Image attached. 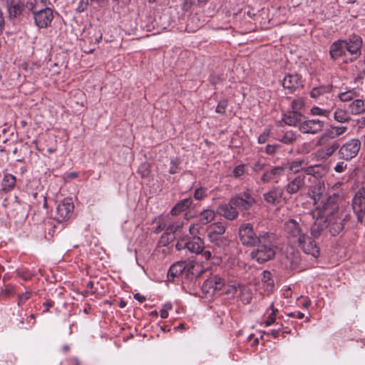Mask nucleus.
<instances>
[{"label": "nucleus", "instance_id": "f257e3e1", "mask_svg": "<svg viewBox=\"0 0 365 365\" xmlns=\"http://www.w3.org/2000/svg\"><path fill=\"white\" fill-rule=\"evenodd\" d=\"M324 183L319 181L309 192L316 206L312 212L315 220L310 228L313 238H318L326 229H329L333 236L338 235L344 229L347 217L339 212L336 197L324 196Z\"/></svg>", "mask_w": 365, "mask_h": 365}, {"label": "nucleus", "instance_id": "f03ea898", "mask_svg": "<svg viewBox=\"0 0 365 365\" xmlns=\"http://www.w3.org/2000/svg\"><path fill=\"white\" fill-rule=\"evenodd\" d=\"M284 231L288 237L297 241L299 246L307 255L314 257L319 255V248L316 242L307 235L308 228L301 223V220L289 219L284 225Z\"/></svg>", "mask_w": 365, "mask_h": 365}, {"label": "nucleus", "instance_id": "7ed1b4c3", "mask_svg": "<svg viewBox=\"0 0 365 365\" xmlns=\"http://www.w3.org/2000/svg\"><path fill=\"white\" fill-rule=\"evenodd\" d=\"M274 235L267 232H262L261 237L250 252V257L259 264L271 260L275 256Z\"/></svg>", "mask_w": 365, "mask_h": 365}, {"label": "nucleus", "instance_id": "20e7f679", "mask_svg": "<svg viewBox=\"0 0 365 365\" xmlns=\"http://www.w3.org/2000/svg\"><path fill=\"white\" fill-rule=\"evenodd\" d=\"M319 148L313 153L317 160H327L339 148L340 143L338 140L332 139L330 135L323 133L317 141Z\"/></svg>", "mask_w": 365, "mask_h": 365}, {"label": "nucleus", "instance_id": "39448f33", "mask_svg": "<svg viewBox=\"0 0 365 365\" xmlns=\"http://www.w3.org/2000/svg\"><path fill=\"white\" fill-rule=\"evenodd\" d=\"M239 237L242 245L255 246L261 237V232L257 234L251 223H243L239 227Z\"/></svg>", "mask_w": 365, "mask_h": 365}, {"label": "nucleus", "instance_id": "423d86ee", "mask_svg": "<svg viewBox=\"0 0 365 365\" xmlns=\"http://www.w3.org/2000/svg\"><path fill=\"white\" fill-rule=\"evenodd\" d=\"M73 208L71 199L65 198L56 206L54 219L59 222L68 220L73 213Z\"/></svg>", "mask_w": 365, "mask_h": 365}, {"label": "nucleus", "instance_id": "0eeeda50", "mask_svg": "<svg viewBox=\"0 0 365 365\" xmlns=\"http://www.w3.org/2000/svg\"><path fill=\"white\" fill-rule=\"evenodd\" d=\"M33 18L38 29H46L51 25L53 19V12L50 8L41 7L38 11L34 12Z\"/></svg>", "mask_w": 365, "mask_h": 365}, {"label": "nucleus", "instance_id": "6e6552de", "mask_svg": "<svg viewBox=\"0 0 365 365\" xmlns=\"http://www.w3.org/2000/svg\"><path fill=\"white\" fill-rule=\"evenodd\" d=\"M225 225L220 222L209 225L207 231L210 241L219 247L221 246L224 242L222 235L225 233Z\"/></svg>", "mask_w": 365, "mask_h": 365}, {"label": "nucleus", "instance_id": "1a4fd4ad", "mask_svg": "<svg viewBox=\"0 0 365 365\" xmlns=\"http://www.w3.org/2000/svg\"><path fill=\"white\" fill-rule=\"evenodd\" d=\"M361 148V142L357 139H352L339 147V158L346 160L354 158L359 153Z\"/></svg>", "mask_w": 365, "mask_h": 365}, {"label": "nucleus", "instance_id": "9d476101", "mask_svg": "<svg viewBox=\"0 0 365 365\" xmlns=\"http://www.w3.org/2000/svg\"><path fill=\"white\" fill-rule=\"evenodd\" d=\"M230 200L231 205H235L237 210H247L255 203V200L248 191L237 195Z\"/></svg>", "mask_w": 365, "mask_h": 365}, {"label": "nucleus", "instance_id": "9b49d317", "mask_svg": "<svg viewBox=\"0 0 365 365\" xmlns=\"http://www.w3.org/2000/svg\"><path fill=\"white\" fill-rule=\"evenodd\" d=\"M342 41L346 51L354 56V59L357 58L361 55L363 41L359 36L353 34L347 39Z\"/></svg>", "mask_w": 365, "mask_h": 365}, {"label": "nucleus", "instance_id": "f8f14e48", "mask_svg": "<svg viewBox=\"0 0 365 365\" xmlns=\"http://www.w3.org/2000/svg\"><path fill=\"white\" fill-rule=\"evenodd\" d=\"M225 285V280L218 275H212L207 279L202 287V291L206 293L215 294L222 290Z\"/></svg>", "mask_w": 365, "mask_h": 365}, {"label": "nucleus", "instance_id": "ddd939ff", "mask_svg": "<svg viewBox=\"0 0 365 365\" xmlns=\"http://www.w3.org/2000/svg\"><path fill=\"white\" fill-rule=\"evenodd\" d=\"M324 127V122L319 119H308L299 125V130L303 133L317 134L321 132Z\"/></svg>", "mask_w": 365, "mask_h": 365}, {"label": "nucleus", "instance_id": "4468645a", "mask_svg": "<svg viewBox=\"0 0 365 365\" xmlns=\"http://www.w3.org/2000/svg\"><path fill=\"white\" fill-rule=\"evenodd\" d=\"M287 168L285 165L280 166H275L264 173L261 177L262 182L268 183L270 182H278L279 178L284 175V170Z\"/></svg>", "mask_w": 365, "mask_h": 365}, {"label": "nucleus", "instance_id": "2eb2a0df", "mask_svg": "<svg viewBox=\"0 0 365 365\" xmlns=\"http://www.w3.org/2000/svg\"><path fill=\"white\" fill-rule=\"evenodd\" d=\"M6 7L9 18L14 19L22 14L24 3L21 0H6Z\"/></svg>", "mask_w": 365, "mask_h": 365}, {"label": "nucleus", "instance_id": "dca6fc26", "mask_svg": "<svg viewBox=\"0 0 365 365\" xmlns=\"http://www.w3.org/2000/svg\"><path fill=\"white\" fill-rule=\"evenodd\" d=\"M217 213L229 220H233L238 216V211L235 205H231V200L227 204L220 205L217 209Z\"/></svg>", "mask_w": 365, "mask_h": 365}, {"label": "nucleus", "instance_id": "f3484780", "mask_svg": "<svg viewBox=\"0 0 365 365\" xmlns=\"http://www.w3.org/2000/svg\"><path fill=\"white\" fill-rule=\"evenodd\" d=\"M305 185V175H299L289 181L284 187L285 191L289 194H295Z\"/></svg>", "mask_w": 365, "mask_h": 365}, {"label": "nucleus", "instance_id": "a211bd4d", "mask_svg": "<svg viewBox=\"0 0 365 365\" xmlns=\"http://www.w3.org/2000/svg\"><path fill=\"white\" fill-rule=\"evenodd\" d=\"M353 209L355 212L365 213V188H360L353 198Z\"/></svg>", "mask_w": 365, "mask_h": 365}, {"label": "nucleus", "instance_id": "6ab92c4d", "mask_svg": "<svg viewBox=\"0 0 365 365\" xmlns=\"http://www.w3.org/2000/svg\"><path fill=\"white\" fill-rule=\"evenodd\" d=\"M282 195V188L280 187H274L267 192L264 194V199L267 203L275 205L281 202Z\"/></svg>", "mask_w": 365, "mask_h": 365}, {"label": "nucleus", "instance_id": "aec40b11", "mask_svg": "<svg viewBox=\"0 0 365 365\" xmlns=\"http://www.w3.org/2000/svg\"><path fill=\"white\" fill-rule=\"evenodd\" d=\"M346 50L343 44L342 40L335 41L331 43L329 48V54L333 60H337L346 55Z\"/></svg>", "mask_w": 365, "mask_h": 365}, {"label": "nucleus", "instance_id": "412c9836", "mask_svg": "<svg viewBox=\"0 0 365 365\" xmlns=\"http://www.w3.org/2000/svg\"><path fill=\"white\" fill-rule=\"evenodd\" d=\"M204 249L203 240L198 236L187 237V250L191 253L200 255Z\"/></svg>", "mask_w": 365, "mask_h": 365}, {"label": "nucleus", "instance_id": "4be33fe9", "mask_svg": "<svg viewBox=\"0 0 365 365\" xmlns=\"http://www.w3.org/2000/svg\"><path fill=\"white\" fill-rule=\"evenodd\" d=\"M282 86L284 88L292 91L302 86L301 78L298 74H288L284 76Z\"/></svg>", "mask_w": 365, "mask_h": 365}, {"label": "nucleus", "instance_id": "5701e85b", "mask_svg": "<svg viewBox=\"0 0 365 365\" xmlns=\"http://www.w3.org/2000/svg\"><path fill=\"white\" fill-rule=\"evenodd\" d=\"M302 114L296 110L288 111L282 116V120L289 126H299L302 123Z\"/></svg>", "mask_w": 365, "mask_h": 365}, {"label": "nucleus", "instance_id": "b1692460", "mask_svg": "<svg viewBox=\"0 0 365 365\" xmlns=\"http://www.w3.org/2000/svg\"><path fill=\"white\" fill-rule=\"evenodd\" d=\"M16 178L10 173H4L1 180V190L4 192H9L12 191L16 186Z\"/></svg>", "mask_w": 365, "mask_h": 365}, {"label": "nucleus", "instance_id": "393cba45", "mask_svg": "<svg viewBox=\"0 0 365 365\" xmlns=\"http://www.w3.org/2000/svg\"><path fill=\"white\" fill-rule=\"evenodd\" d=\"M304 173L315 178H321L327 173V168L325 165L321 164L311 165L304 168Z\"/></svg>", "mask_w": 365, "mask_h": 365}, {"label": "nucleus", "instance_id": "a878e982", "mask_svg": "<svg viewBox=\"0 0 365 365\" xmlns=\"http://www.w3.org/2000/svg\"><path fill=\"white\" fill-rule=\"evenodd\" d=\"M186 268L185 262H178L173 264L169 269L168 272V278L173 279L175 277H180Z\"/></svg>", "mask_w": 365, "mask_h": 365}, {"label": "nucleus", "instance_id": "bb28decb", "mask_svg": "<svg viewBox=\"0 0 365 365\" xmlns=\"http://www.w3.org/2000/svg\"><path fill=\"white\" fill-rule=\"evenodd\" d=\"M192 203V198H186L184 199L179 202H178L171 210L170 214L172 215L176 216L180 215L182 212L188 209Z\"/></svg>", "mask_w": 365, "mask_h": 365}, {"label": "nucleus", "instance_id": "cd10ccee", "mask_svg": "<svg viewBox=\"0 0 365 365\" xmlns=\"http://www.w3.org/2000/svg\"><path fill=\"white\" fill-rule=\"evenodd\" d=\"M349 109L354 115L361 114L365 112V101L355 99L349 104Z\"/></svg>", "mask_w": 365, "mask_h": 365}, {"label": "nucleus", "instance_id": "c85d7f7f", "mask_svg": "<svg viewBox=\"0 0 365 365\" xmlns=\"http://www.w3.org/2000/svg\"><path fill=\"white\" fill-rule=\"evenodd\" d=\"M306 165L304 160H296L291 162L287 163V165H285L287 168L289 169L290 173L293 174H296L300 171L304 172V165Z\"/></svg>", "mask_w": 365, "mask_h": 365}, {"label": "nucleus", "instance_id": "c756f323", "mask_svg": "<svg viewBox=\"0 0 365 365\" xmlns=\"http://www.w3.org/2000/svg\"><path fill=\"white\" fill-rule=\"evenodd\" d=\"M334 118L336 122L340 123H344L351 120L349 113L346 110L341 108H338L335 110Z\"/></svg>", "mask_w": 365, "mask_h": 365}, {"label": "nucleus", "instance_id": "7c9ffc66", "mask_svg": "<svg viewBox=\"0 0 365 365\" xmlns=\"http://www.w3.org/2000/svg\"><path fill=\"white\" fill-rule=\"evenodd\" d=\"M215 217V212L211 210H203L200 216L198 222L202 225H205L212 222Z\"/></svg>", "mask_w": 365, "mask_h": 365}, {"label": "nucleus", "instance_id": "2f4dec72", "mask_svg": "<svg viewBox=\"0 0 365 365\" xmlns=\"http://www.w3.org/2000/svg\"><path fill=\"white\" fill-rule=\"evenodd\" d=\"M184 226V222L180 220H177L172 222H167V235H175L180 232Z\"/></svg>", "mask_w": 365, "mask_h": 365}, {"label": "nucleus", "instance_id": "473e14b6", "mask_svg": "<svg viewBox=\"0 0 365 365\" xmlns=\"http://www.w3.org/2000/svg\"><path fill=\"white\" fill-rule=\"evenodd\" d=\"M331 91L330 86H322L314 88L310 92V96L313 98H319L324 94L329 93Z\"/></svg>", "mask_w": 365, "mask_h": 365}, {"label": "nucleus", "instance_id": "72a5a7b5", "mask_svg": "<svg viewBox=\"0 0 365 365\" xmlns=\"http://www.w3.org/2000/svg\"><path fill=\"white\" fill-rule=\"evenodd\" d=\"M347 130V127L346 126H331V129L327 130L324 133L330 135V138L332 139H336L337 137L341 135Z\"/></svg>", "mask_w": 365, "mask_h": 365}, {"label": "nucleus", "instance_id": "f704fd0d", "mask_svg": "<svg viewBox=\"0 0 365 365\" xmlns=\"http://www.w3.org/2000/svg\"><path fill=\"white\" fill-rule=\"evenodd\" d=\"M277 140L286 145H291L297 140L296 134L292 131L286 132L282 137L278 138Z\"/></svg>", "mask_w": 365, "mask_h": 365}, {"label": "nucleus", "instance_id": "c9c22d12", "mask_svg": "<svg viewBox=\"0 0 365 365\" xmlns=\"http://www.w3.org/2000/svg\"><path fill=\"white\" fill-rule=\"evenodd\" d=\"M181 163V160L180 158H177V157H175V158H172L170 159V168H169V173L170 174H176L178 173L180 168V165Z\"/></svg>", "mask_w": 365, "mask_h": 365}, {"label": "nucleus", "instance_id": "e433bc0d", "mask_svg": "<svg viewBox=\"0 0 365 365\" xmlns=\"http://www.w3.org/2000/svg\"><path fill=\"white\" fill-rule=\"evenodd\" d=\"M24 7L31 11L33 16L34 15V12L38 11V10L41 8L38 0H27L26 3L24 4Z\"/></svg>", "mask_w": 365, "mask_h": 365}, {"label": "nucleus", "instance_id": "4c0bfd02", "mask_svg": "<svg viewBox=\"0 0 365 365\" xmlns=\"http://www.w3.org/2000/svg\"><path fill=\"white\" fill-rule=\"evenodd\" d=\"M239 289L241 294V299L244 303H250L252 299V294L250 289L245 287H239Z\"/></svg>", "mask_w": 365, "mask_h": 365}, {"label": "nucleus", "instance_id": "58836bf2", "mask_svg": "<svg viewBox=\"0 0 365 365\" xmlns=\"http://www.w3.org/2000/svg\"><path fill=\"white\" fill-rule=\"evenodd\" d=\"M262 282L266 284L268 287L274 286V280L272 279V274L269 271H263L262 273Z\"/></svg>", "mask_w": 365, "mask_h": 365}, {"label": "nucleus", "instance_id": "ea45409f", "mask_svg": "<svg viewBox=\"0 0 365 365\" xmlns=\"http://www.w3.org/2000/svg\"><path fill=\"white\" fill-rule=\"evenodd\" d=\"M331 111L327 109H322L319 107L314 106L311 109V113L314 115L329 116Z\"/></svg>", "mask_w": 365, "mask_h": 365}, {"label": "nucleus", "instance_id": "a19ab883", "mask_svg": "<svg viewBox=\"0 0 365 365\" xmlns=\"http://www.w3.org/2000/svg\"><path fill=\"white\" fill-rule=\"evenodd\" d=\"M354 93L352 91L343 92L339 93V98L341 101L348 102L354 101Z\"/></svg>", "mask_w": 365, "mask_h": 365}, {"label": "nucleus", "instance_id": "79ce46f5", "mask_svg": "<svg viewBox=\"0 0 365 365\" xmlns=\"http://www.w3.org/2000/svg\"><path fill=\"white\" fill-rule=\"evenodd\" d=\"M269 308L272 309V312L271 314H269L267 319L265 322L266 326H270L275 322V317L276 313L278 312L277 309H274L273 307V303H272L269 306Z\"/></svg>", "mask_w": 365, "mask_h": 365}, {"label": "nucleus", "instance_id": "37998d69", "mask_svg": "<svg viewBox=\"0 0 365 365\" xmlns=\"http://www.w3.org/2000/svg\"><path fill=\"white\" fill-rule=\"evenodd\" d=\"M89 0H81L76 8V11L78 14L83 13L88 9Z\"/></svg>", "mask_w": 365, "mask_h": 365}, {"label": "nucleus", "instance_id": "c03bdc74", "mask_svg": "<svg viewBox=\"0 0 365 365\" xmlns=\"http://www.w3.org/2000/svg\"><path fill=\"white\" fill-rule=\"evenodd\" d=\"M187 236L180 238L175 245V248L178 250H187Z\"/></svg>", "mask_w": 365, "mask_h": 365}, {"label": "nucleus", "instance_id": "a18cd8bd", "mask_svg": "<svg viewBox=\"0 0 365 365\" xmlns=\"http://www.w3.org/2000/svg\"><path fill=\"white\" fill-rule=\"evenodd\" d=\"M281 146L279 144H268L266 145L265 152L268 155L275 154L279 149Z\"/></svg>", "mask_w": 365, "mask_h": 365}, {"label": "nucleus", "instance_id": "49530a36", "mask_svg": "<svg viewBox=\"0 0 365 365\" xmlns=\"http://www.w3.org/2000/svg\"><path fill=\"white\" fill-rule=\"evenodd\" d=\"M201 226L202 225L199 222L197 223L192 224L189 227L190 234L192 237L197 236V234L200 232Z\"/></svg>", "mask_w": 365, "mask_h": 365}, {"label": "nucleus", "instance_id": "de8ad7c7", "mask_svg": "<svg viewBox=\"0 0 365 365\" xmlns=\"http://www.w3.org/2000/svg\"><path fill=\"white\" fill-rule=\"evenodd\" d=\"M227 104L228 102L227 100L220 101L217 106L216 112L217 113L224 114L226 112Z\"/></svg>", "mask_w": 365, "mask_h": 365}, {"label": "nucleus", "instance_id": "09e8293b", "mask_svg": "<svg viewBox=\"0 0 365 365\" xmlns=\"http://www.w3.org/2000/svg\"><path fill=\"white\" fill-rule=\"evenodd\" d=\"M206 195V189L204 187H199L195 190L194 192V197L196 200H202Z\"/></svg>", "mask_w": 365, "mask_h": 365}, {"label": "nucleus", "instance_id": "8fccbe9b", "mask_svg": "<svg viewBox=\"0 0 365 365\" xmlns=\"http://www.w3.org/2000/svg\"><path fill=\"white\" fill-rule=\"evenodd\" d=\"M245 166L243 165H240L235 168L233 175L235 178H240L245 173Z\"/></svg>", "mask_w": 365, "mask_h": 365}, {"label": "nucleus", "instance_id": "3c124183", "mask_svg": "<svg viewBox=\"0 0 365 365\" xmlns=\"http://www.w3.org/2000/svg\"><path fill=\"white\" fill-rule=\"evenodd\" d=\"M269 135V130L265 129L263 133L258 137V143L260 144L267 142Z\"/></svg>", "mask_w": 365, "mask_h": 365}, {"label": "nucleus", "instance_id": "603ef678", "mask_svg": "<svg viewBox=\"0 0 365 365\" xmlns=\"http://www.w3.org/2000/svg\"><path fill=\"white\" fill-rule=\"evenodd\" d=\"M163 230H165V234L167 235V222L165 221L161 222L154 230V232L156 234L160 233Z\"/></svg>", "mask_w": 365, "mask_h": 365}, {"label": "nucleus", "instance_id": "864d4df0", "mask_svg": "<svg viewBox=\"0 0 365 365\" xmlns=\"http://www.w3.org/2000/svg\"><path fill=\"white\" fill-rule=\"evenodd\" d=\"M304 106V103L302 100H294L292 101V106L294 110L297 111L298 110H300Z\"/></svg>", "mask_w": 365, "mask_h": 365}, {"label": "nucleus", "instance_id": "5fc2aeb1", "mask_svg": "<svg viewBox=\"0 0 365 365\" xmlns=\"http://www.w3.org/2000/svg\"><path fill=\"white\" fill-rule=\"evenodd\" d=\"M346 168V164H344V162H339L335 165L334 169L335 172L341 173L344 172Z\"/></svg>", "mask_w": 365, "mask_h": 365}, {"label": "nucleus", "instance_id": "6e6d98bb", "mask_svg": "<svg viewBox=\"0 0 365 365\" xmlns=\"http://www.w3.org/2000/svg\"><path fill=\"white\" fill-rule=\"evenodd\" d=\"M171 305L170 304H168V305H165L164 308L161 309L160 311V317L161 318L163 319H165L168 317V309H171Z\"/></svg>", "mask_w": 365, "mask_h": 365}, {"label": "nucleus", "instance_id": "4d7b16f0", "mask_svg": "<svg viewBox=\"0 0 365 365\" xmlns=\"http://www.w3.org/2000/svg\"><path fill=\"white\" fill-rule=\"evenodd\" d=\"M264 163H263L260 160H259L254 164L253 170L255 172H259L264 168Z\"/></svg>", "mask_w": 365, "mask_h": 365}, {"label": "nucleus", "instance_id": "13d9d810", "mask_svg": "<svg viewBox=\"0 0 365 365\" xmlns=\"http://www.w3.org/2000/svg\"><path fill=\"white\" fill-rule=\"evenodd\" d=\"M5 26V21L2 10L0 9V35L2 34Z\"/></svg>", "mask_w": 365, "mask_h": 365}, {"label": "nucleus", "instance_id": "bf43d9fd", "mask_svg": "<svg viewBox=\"0 0 365 365\" xmlns=\"http://www.w3.org/2000/svg\"><path fill=\"white\" fill-rule=\"evenodd\" d=\"M206 260H208L211 258L212 257V253L209 250H204V249H202V252L200 253Z\"/></svg>", "mask_w": 365, "mask_h": 365}, {"label": "nucleus", "instance_id": "052dcab7", "mask_svg": "<svg viewBox=\"0 0 365 365\" xmlns=\"http://www.w3.org/2000/svg\"><path fill=\"white\" fill-rule=\"evenodd\" d=\"M31 293L30 292H26L21 295L19 296V304L21 302H25L26 300L29 299L30 298Z\"/></svg>", "mask_w": 365, "mask_h": 365}, {"label": "nucleus", "instance_id": "680f3d73", "mask_svg": "<svg viewBox=\"0 0 365 365\" xmlns=\"http://www.w3.org/2000/svg\"><path fill=\"white\" fill-rule=\"evenodd\" d=\"M289 316L292 317H296V318L300 319L304 318V314L300 312H292V313L289 314Z\"/></svg>", "mask_w": 365, "mask_h": 365}, {"label": "nucleus", "instance_id": "e2e57ef3", "mask_svg": "<svg viewBox=\"0 0 365 365\" xmlns=\"http://www.w3.org/2000/svg\"><path fill=\"white\" fill-rule=\"evenodd\" d=\"M357 125L359 128H361L365 126V118L364 117H360L356 120Z\"/></svg>", "mask_w": 365, "mask_h": 365}, {"label": "nucleus", "instance_id": "0e129e2a", "mask_svg": "<svg viewBox=\"0 0 365 365\" xmlns=\"http://www.w3.org/2000/svg\"><path fill=\"white\" fill-rule=\"evenodd\" d=\"M134 298L141 303L145 302L146 299V298L144 296L140 295L139 293L135 294L134 295Z\"/></svg>", "mask_w": 365, "mask_h": 365}, {"label": "nucleus", "instance_id": "69168bd1", "mask_svg": "<svg viewBox=\"0 0 365 365\" xmlns=\"http://www.w3.org/2000/svg\"><path fill=\"white\" fill-rule=\"evenodd\" d=\"M43 304V306H45L46 307V309L43 310V312H48L49 307H51L53 305V302L48 301L46 302H44Z\"/></svg>", "mask_w": 365, "mask_h": 365}, {"label": "nucleus", "instance_id": "338daca9", "mask_svg": "<svg viewBox=\"0 0 365 365\" xmlns=\"http://www.w3.org/2000/svg\"><path fill=\"white\" fill-rule=\"evenodd\" d=\"M364 76H365V70L363 69V71H360L358 73L357 76L355 78V82L362 79Z\"/></svg>", "mask_w": 365, "mask_h": 365}, {"label": "nucleus", "instance_id": "774afa93", "mask_svg": "<svg viewBox=\"0 0 365 365\" xmlns=\"http://www.w3.org/2000/svg\"><path fill=\"white\" fill-rule=\"evenodd\" d=\"M279 331L280 328H279L278 329H272L270 331V334L273 336L274 338H277L279 336Z\"/></svg>", "mask_w": 365, "mask_h": 365}]
</instances>
